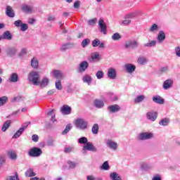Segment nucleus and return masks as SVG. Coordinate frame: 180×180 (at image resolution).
I'll use <instances>...</instances> for the list:
<instances>
[{"label": "nucleus", "mask_w": 180, "mask_h": 180, "mask_svg": "<svg viewBox=\"0 0 180 180\" xmlns=\"http://www.w3.org/2000/svg\"><path fill=\"white\" fill-rule=\"evenodd\" d=\"M78 143L79 144H85L82 148L83 154H85L86 151H92V153H96L98 151V148L94 146V143L88 142V139L85 136L79 138Z\"/></svg>", "instance_id": "obj_1"}, {"label": "nucleus", "mask_w": 180, "mask_h": 180, "mask_svg": "<svg viewBox=\"0 0 180 180\" xmlns=\"http://www.w3.org/2000/svg\"><path fill=\"white\" fill-rule=\"evenodd\" d=\"M40 80V76L39 75V72L36 71H32L28 75V81L32 82L33 85H39V82Z\"/></svg>", "instance_id": "obj_2"}, {"label": "nucleus", "mask_w": 180, "mask_h": 180, "mask_svg": "<svg viewBox=\"0 0 180 180\" xmlns=\"http://www.w3.org/2000/svg\"><path fill=\"white\" fill-rule=\"evenodd\" d=\"M139 46V41H137V40L129 39L125 41L124 47L127 50H130V49H131V50H134V49H137Z\"/></svg>", "instance_id": "obj_3"}, {"label": "nucleus", "mask_w": 180, "mask_h": 180, "mask_svg": "<svg viewBox=\"0 0 180 180\" xmlns=\"http://www.w3.org/2000/svg\"><path fill=\"white\" fill-rule=\"evenodd\" d=\"M151 139H154V134L153 132H141L138 136V140L141 141L151 140Z\"/></svg>", "instance_id": "obj_4"}, {"label": "nucleus", "mask_w": 180, "mask_h": 180, "mask_svg": "<svg viewBox=\"0 0 180 180\" xmlns=\"http://www.w3.org/2000/svg\"><path fill=\"white\" fill-rule=\"evenodd\" d=\"M75 125L80 130H85L88 127V122L84 119L78 118L75 122Z\"/></svg>", "instance_id": "obj_5"}, {"label": "nucleus", "mask_w": 180, "mask_h": 180, "mask_svg": "<svg viewBox=\"0 0 180 180\" xmlns=\"http://www.w3.org/2000/svg\"><path fill=\"white\" fill-rule=\"evenodd\" d=\"M41 154H43V150L37 147H34L31 148L28 152V155L30 157H40Z\"/></svg>", "instance_id": "obj_6"}, {"label": "nucleus", "mask_w": 180, "mask_h": 180, "mask_svg": "<svg viewBox=\"0 0 180 180\" xmlns=\"http://www.w3.org/2000/svg\"><path fill=\"white\" fill-rule=\"evenodd\" d=\"M158 117V114L155 111H150L146 113V119L150 122H155Z\"/></svg>", "instance_id": "obj_7"}, {"label": "nucleus", "mask_w": 180, "mask_h": 180, "mask_svg": "<svg viewBox=\"0 0 180 180\" xmlns=\"http://www.w3.org/2000/svg\"><path fill=\"white\" fill-rule=\"evenodd\" d=\"M89 67V63L86 60L81 62L79 65V72H85Z\"/></svg>", "instance_id": "obj_8"}, {"label": "nucleus", "mask_w": 180, "mask_h": 180, "mask_svg": "<svg viewBox=\"0 0 180 180\" xmlns=\"http://www.w3.org/2000/svg\"><path fill=\"white\" fill-rule=\"evenodd\" d=\"M172 85H174V81L171 79H168L163 82L162 88L167 91V89H171Z\"/></svg>", "instance_id": "obj_9"}, {"label": "nucleus", "mask_w": 180, "mask_h": 180, "mask_svg": "<svg viewBox=\"0 0 180 180\" xmlns=\"http://www.w3.org/2000/svg\"><path fill=\"white\" fill-rule=\"evenodd\" d=\"M107 75L110 79H116L117 72L116 69L111 68H109L107 72Z\"/></svg>", "instance_id": "obj_10"}, {"label": "nucleus", "mask_w": 180, "mask_h": 180, "mask_svg": "<svg viewBox=\"0 0 180 180\" xmlns=\"http://www.w3.org/2000/svg\"><path fill=\"white\" fill-rule=\"evenodd\" d=\"M124 69L128 74H133L136 71V65L131 63H127L124 65Z\"/></svg>", "instance_id": "obj_11"}, {"label": "nucleus", "mask_w": 180, "mask_h": 180, "mask_svg": "<svg viewBox=\"0 0 180 180\" xmlns=\"http://www.w3.org/2000/svg\"><path fill=\"white\" fill-rule=\"evenodd\" d=\"M101 55H99V53L98 52H94L92 53L91 55V58H89V62L90 63H95L96 61H101Z\"/></svg>", "instance_id": "obj_12"}, {"label": "nucleus", "mask_w": 180, "mask_h": 180, "mask_svg": "<svg viewBox=\"0 0 180 180\" xmlns=\"http://www.w3.org/2000/svg\"><path fill=\"white\" fill-rule=\"evenodd\" d=\"M17 52H18V50L16 49V48H14V47L8 48L6 50V53L7 57H15Z\"/></svg>", "instance_id": "obj_13"}, {"label": "nucleus", "mask_w": 180, "mask_h": 180, "mask_svg": "<svg viewBox=\"0 0 180 180\" xmlns=\"http://www.w3.org/2000/svg\"><path fill=\"white\" fill-rule=\"evenodd\" d=\"M71 107H70L68 105H63L60 108V112L62 115H71Z\"/></svg>", "instance_id": "obj_14"}, {"label": "nucleus", "mask_w": 180, "mask_h": 180, "mask_svg": "<svg viewBox=\"0 0 180 180\" xmlns=\"http://www.w3.org/2000/svg\"><path fill=\"white\" fill-rule=\"evenodd\" d=\"M107 147L111 150H113L114 151H116L117 150V143L108 139L107 141Z\"/></svg>", "instance_id": "obj_15"}, {"label": "nucleus", "mask_w": 180, "mask_h": 180, "mask_svg": "<svg viewBox=\"0 0 180 180\" xmlns=\"http://www.w3.org/2000/svg\"><path fill=\"white\" fill-rule=\"evenodd\" d=\"M93 47H99V49H105V44L103 42H101V40L98 39H95L92 41Z\"/></svg>", "instance_id": "obj_16"}, {"label": "nucleus", "mask_w": 180, "mask_h": 180, "mask_svg": "<svg viewBox=\"0 0 180 180\" xmlns=\"http://www.w3.org/2000/svg\"><path fill=\"white\" fill-rule=\"evenodd\" d=\"M98 26L101 29V33L106 34V24L105 23V21H103V20L101 18L98 20Z\"/></svg>", "instance_id": "obj_17"}, {"label": "nucleus", "mask_w": 180, "mask_h": 180, "mask_svg": "<svg viewBox=\"0 0 180 180\" xmlns=\"http://www.w3.org/2000/svg\"><path fill=\"white\" fill-rule=\"evenodd\" d=\"M140 167L142 171H149V169H151V168H153V165L146 162H142L140 165Z\"/></svg>", "instance_id": "obj_18"}, {"label": "nucleus", "mask_w": 180, "mask_h": 180, "mask_svg": "<svg viewBox=\"0 0 180 180\" xmlns=\"http://www.w3.org/2000/svg\"><path fill=\"white\" fill-rule=\"evenodd\" d=\"M74 47H75V44H64L60 46V51H65L67 50H70V49H74Z\"/></svg>", "instance_id": "obj_19"}, {"label": "nucleus", "mask_w": 180, "mask_h": 180, "mask_svg": "<svg viewBox=\"0 0 180 180\" xmlns=\"http://www.w3.org/2000/svg\"><path fill=\"white\" fill-rule=\"evenodd\" d=\"M94 105L97 109H102V108H103V106H105V103H103V101H102V100L96 99L94 101Z\"/></svg>", "instance_id": "obj_20"}, {"label": "nucleus", "mask_w": 180, "mask_h": 180, "mask_svg": "<svg viewBox=\"0 0 180 180\" xmlns=\"http://www.w3.org/2000/svg\"><path fill=\"white\" fill-rule=\"evenodd\" d=\"M108 110L111 112V113H116L120 110V106L117 104L110 105L108 107Z\"/></svg>", "instance_id": "obj_21"}, {"label": "nucleus", "mask_w": 180, "mask_h": 180, "mask_svg": "<svg viewBox=\"0 0 180 180\" xmlns=\"http://www.w3.org/2000/svg\"><path fill=\"white\" fill-rule=\"evenodd\" d=\"M50 83V79L47 77H44L41 81L39 82V85L41 88H46L47 85Z\"/></svg>", "instance_id": "obj_22"}, {"label": "nucleus", "mask_w": 180, "mask_h": 180, "mask_svg": "<svg viewBox=\"0 0 180 180\" xmlns=\"http://www.w3.org/2000/svg\"><path fill=\"white\" fill-rule=\"evenodd\" d=\"M6 15L8 16V18H15V12L11 6H8L6 7Z\"/></svg>", "instance_id": "obj_23"}, {"label": "nucleus", "mask_w": 180, "mask_h": 180, "mask_svg": "<svg viewBox=\"0 0 180 180\" xmlns=\"http://www.w3.org/2000/svg\"><path fill=\"white\" fill-rule=\"evenodd\" d=\"M21 9L22 12H25V13H30L32 11H33V7H32V6L22 4L21 6Z\"/></svg>", "instance_id": "obj_24"}, {"label": "nucleus", "mask_w": 180, "mask_h": 180, "mask_svg": "<svg viewBox=\"0 0 180 180\" xmlns=\"http://www.w3.org/2000/svg\"><path fill=\"white\" fill-rule=\"evenodd\" d=\"M82 81L84 84L91 85L92 84V77H91L89 75H85L83 76Z\"/></svg>", "instance_id": "obj_25"}, {"label": "nucleus", "mask_w": 180, "mask_h": 180, "mask_svg": "<svg viewBox=\"0 0 180 180\" xmlns=\"http://www.w3.org/2000/svg\"><path fill=\"white\" fill-rule=\"evenodd\" d=\"M51 74H53V77L56 78V79H61L64 75H63L62 72L60 70H53L51 72Z\"/></svg>", "instance_id": "obj_26"}, {"label": "nucleus", "mask_w": 180, "mask_h": 180, "mask_svg": "<svg viewBox=\"0 0 180 180\" xmlns=\"http://www.w3.org/2000/svg\"><path fill=\"white\" fill-rule=\"evenodd\" d=\"M152 99L155 103H158L159 105H163L164 103V98H162L160 96H153Z\"/></svg>", "instance_id": "obj_27"}, {"label": "nucleus", "mask_w": 180, "mask_h": 180, "mask_svg": "<svg viewBox=\"0 0 180 180\" xmlns=\"http://www.w3.org/2000/svg\"><path fill=\"white\" fill-rule=\"evenodd\" d=\"M137 63L140 65H146V64L148 63V59H147V58H146L145 56H140L138 58Z\"/></svg>", "instance_id": "obj_28"}, {"label": "nucleus", "mask_w": 180, "mask_h": 180, "mask_svg": "<svg viewBox=\"0 0 180 180\" xmlns=\"http://www.w3.org/2000/svg\"><path fill=\"white\" fill-rule=\"evenodd\" d=\"M9 81L10 82H18V81H19V76L18 75V73H12L10 75V78H9Z\"/></svg>", "instance_id": "obj_29"}, {"label": "nucleus", "mask_w": 180, "mask_h": 180, "mask_svg": "<svg viewBox=\"0 0 180 180\" xmlns=\"http://www.w3.org/2000/svg\"><path fill=\"white\" fill-rule=\"evenodd\" d=\"M2 38L5 40H12V34L9 31H6L3 33Z\"/></svg>", "instance_id": "obj_30"}, {"label": "nucleus", "mask_w": 180, "mask_h": 180, "mask_svg": "<svg viewBox=\"0 0 180 180\" xmlns=\"http://www.w3.org/2000/svg\"><path fill=\"white\" fill-rule=\"evenodd\" d=\"M11 120L6 121L1 127V131H4V132L6 131V130L8 129L9 127H11Z\"/></svg>", "instance_id": "obj_31"}, {"label": "nucleus", "mask_w": 180, "mask_h": 180, "mask_svg": "<svg viewBox=\"0 0 180 180\" xmlns=\"http://www.w3.org/2000/svg\"><path fill=\"white\" fill-rule=\"evenodd\" d=\"M31 67L34 69L39 68V60L36 58L31 60Z\"/></svg>", "instance_id": "obj_32"}, {"label": "nucleus", "mask_w": 180, "mask_h": 180, "mask_svg": "<svg viewBox=\"0 0 180 180\" xmlns=\"http://www.w3.org/2000/svg\"><path fill=\"white\" fill-rule=\"evenodd\" d=\"M158 41H164L165 40V32L164 31H160L158 35Z\"/></svg>", "instance_id": "obj_33"}, {"label": "nucleus", "mask_w": 180, "mask_h": 180, "mask_svg": "<svg viewBox=\"0 0 180 180\" xmlns=\"http://www.w3.org/2000/svg\"><path fill=\"white\" fill-rule=\"evenodd\" d=\"M110 178L112 180H122V178L119 176L117 172L110 173Z\"/></svg>", "instance_id": "obj_34"}, {"label": "nucleus", "mask_w": 180, "mask_h": 180, "mask_svg": "<svg viewBox=\"0 0 180 180\" xmlns=\"http://www.w3.org/2000/svg\"><path fill=\"white\" fill-rule=\"evenodd\" d=\"M25 176L32 177V176H36V173L33 171V169H28L25 172Z\"/></svg>", "instance_id": "obj_35"}, {"label": "nucleus", "mask_w": 180, "mask_h": 180, "mask_svg": "<svg viewBox=\"0 0 180 180\" xmlns=\"http://www.w3.org/2000/svg\"><path fill=\"white\" fill-rule=\"evenodd\" d=\"M23 131H25L22 129H19L15 134L13 136V139H19L22 134H23Z\"/></svg>", "instance_id": "obj_36"}, {"label": "nucleus", "mask_w": 180, "mask_h": 180, "mask_svg": "<svg viewBox=\"0 0 180 180\" xmlns=\"http://www.w3.org/2000/svg\"><path fill=\"white\" fill-rule=\"evenodd\" d=\"M99 132V125L98 124H94L91 128V133L93 134H98Z\"/></svg>", "instance_id": "obj_37"}, {"label": "nucleus", "mask_w": 180, "mask_h": 180, "mask_svg": "<svg viewBox=\"0 0 180 180\" xmlns=\"http://www.w3.org/2000/svg\"><path fill=\"white\" fill-rule=\"evenodd\" d=\"M8 157L11 160H16L18 158V155H16V153L13 150H10L8 153Z\"/></svg>", "instance_id": "obj_38"}, {"label": "nucleus", "mask_w": 180, "mask_h": 180, "mask_svg": "<svg viewBox=\"0 0 180 180\" xmlns=\"http://www.w3.org/2000/svg\"><path fill=\"white\" fill-rule=\"evenodd\" d=\"M68 165L70 169H74V168L77 167V165H78V163H77L75 162H72L71 160H68Z\"/></svg>", "instance_id": "obj_39"}, {"label": "nucleus", "mask_w": 180, "mask_h": 180, "mask_svg": "<svg viewBox=\"0 0 180 180\" xmlns=\"http://www.w3.org/2000/svg\"><path fill=\"white\" fill-rule=\"evenodd\" d=\"M96 77L97 79H102L105 77V73L102 70H98L96 73Z\"/></svg>", "instance_id": "obj_40"}, {"label": "nucleus", "mask_w": 180, "mask_h": 180, "mask_svg": "<svg viewBox=\"0 0 180 180\" xmlns=\"http://www.w3.org/2000/svg\"><path fill=\"white\" fill-rule=\"evenodd\" d=\"M109 168H110V166H109V162L108 161L104 162L101 167V169L104 171H108Z\"/></svg>", "instance_id": "obj_41"}, {"label": "nucleus", "mask_w": 180, "mask_h": 180, "mask_svg": "<svg viewBox=\"0 0 180 180\" xmlns=\"http://www.w3.org/2000/svg\"><path fill=\"white\" fill-rule=\"evenodd\" d=\"M145 96L144 95H140L138 96L135 99H134V102L135 103H140L141 102H143L145 99Z\"/></svg>", "instance_id": "obj_42"}, {"label": "nucleus", "mask_w": 180, "mask_h": 180, "mask_svg": "<svg viewBox=\"0 0 180 180\" xmlns=\"http://www.w3.org/2000/svg\"><path fill=\"white\" fill-rule=\"evenodd\" d=\"M48 116L51 117V122H56V114H54V110H51L49 111V112L47 113Z\"/></svg>", "instance_id": "obj_43"}, {"label": "nucleus", "mask_w": 180, "mask_h": 180, "mask_svg": "<svg viewBox=\"0 0 180 180\" xmlns=\"http://www.w3.org/2000/svg\"><path fill=\"white\" fill-rule=\"evenodd\" d=\"M169 123V119L165 118L160 120V122H159V124L160 126H168Z\"/></svg>", "instance_id": "obj_44"}, {"label": "nucleus", "mask_w": 180, "mask_h": 180, "mask_svg": "<svg viewBox=\"0 0 180 180\" xmlns=\"http://www.w3.org/2000/svg\"><path fill=\"white\" fill-rule=\"evenodd\" d=\"M157 44L156 41H149L148 43L144 44V47H154Z\"/></svg>", "instance_id": "obj_45"}, {"label": "nucleus", "mask_w": 180, "mask_h": 180, "mask_svg": "<svg viewBox=\"0 0 180 180\" xmlns=\"http://www.w3.org/2000/svg\"><path fill=\"white\" fill-rule=\"evenodd\" d=\"M56 88L58 89V91H61L63 89V85L61 84L60 80H57L55 83Z\"/></svg>", "instance_id": "obj_46"}, {"label": "nucleus", "mask_w": 180, "mask_h": 180, "mask_svg": "<svg viewBox=\"0 0 180 180\" xmlns=\"http://www.w3.org/2000/svg\"><path fill=\"white\" fill-rule=\"evenodd\" d=\"M71 130V125L67 124L65 129L63 131L62 134L63 136H65V134H67L68 133H69V131Z\"/></svg>", "instance_id": "obj_47"}, {"label": "nucleus", "mask_w": 180, "mask_h": 180, "mask_svg": "<svg viewBox=\"0 0 180 180\" xmlns=\"http://www.w3.org/2000/svg\"><path fill=\"white\" fill-rule=\"evenodd\" d=\"M19 175L15 172L14 176H8L6 178V180H18Z\"/></svg>", "instance_id": "obj_48"}, {"label": "nucleus", "mask_w": 180, "mask_h": 180, "mask_svg": "<svg viewBox=\"0 0 180 180\" xmlns=\"http://www.w3.org/2000/svg\"><path fill=\"white\" fill-rule=\"evenodd\" d=\"M6 102H8V97L3 96L0 98V106H4Z\"/></svg>", "instance_id": "obj_49"}, {"label": "nucleus", "mask_w": 180, "mask_h": 180, "mask_svg": "<svg viewBox=\"0 0 180 180\" xmlns=\"http://www.w3.org/2000/svg\"><path fill=\"white\" fill-rule=\"evenodd\" d=\"M89 43H91V40H89V39H85L82 41V46L85 48L89 44Z\"/></svg>", "instance_id": "obj_50"}, {"label": "nucleus", "mask_w": 180, "mask_h": 180, "mask_svg": "<svg viewBox=\"0 0 180 180\" xmlns=\"http://www.w3.org/2000/svg\"><path fill=\"white\" fill-rule=\"evenodd\" d=\"M120 39H122V36L120 35V34L116 32L112 36V40H120Z\"/></svg>", "instance_id": "obj_51"}, {"label": "nucleus", "mask_w": 180, "mask_h": 180, "mask_svg": "<svg viewBox=\"0 0 180 180\" xmlns=\"http://www.w3.org/2000/svg\"><path fill=\"white\" fill-rule=\"evenodd\" d=\"M29 29V26L26 23L21 24L20 30L21 32H26Z\"/></svg>", "instance_id": "obj_52"}, {"label": "nucleus", "mask_w": 180, "mask_h": 180, "mask_svg": "<svg viewBox=\"0 0 180 180\" xmlns=\"http://www.w3.org/2000/svg\"><path fill=\"white\" fill-rule=\"evenodd\" d=\"M158 30V25L157 24H153L149 29V32H153Z\"/></svg>", "instance_id": "obj_53"}, {"label": "nucleus", "mask_w": 180, "mask_h": 180, "mask_svg": "<svg viewBox=\"0 0 180 180\" xmlns=\"http://www.w3.org/2000/svg\"><path fill=\"white\" fill-rule=\"evenodd\" d=\"M74 151V148L73 147H65L64 148V153H66V154H68L70 153H72Z\"/></svg>", "instance_id": "obj_54"}, {"label": "nucleus", "mask_w": 180, "mask_h": 180, "mask_svg": "<svg viewBox=\"0 0 180 180\" xmlns=\"http://www.w3.org/2000/svg\"><path fill=\"white\" fill-rule=\"evenodd\" d=\"M168 71H169V68H168V66L161 68L160 70V72H161V74H163V72H168Z\"/></svg>", "instance_id": "obj_55"}, {"label": "nucleus", "mask_w": 180, "mask_h": 180, "mask_svg": "<svg viewBox=\"0 0 180 180\" xmlns=\"http://www.w3.org/2000/svg\"><path fill=\"white\" fill-rule=\"evenodd\" d=\"M22 23L23 22H22V20H18L14 22V25L15 26V27H20Z\"/></svg>", "instance_id": "obj_56"}, {"label": "nucleus", "mask_w": 180, "mask_h": 180, "mask_svg": "<svg viewBox=\"0 0 180 180\" xmlns=\"http://www.w3.org/2000/svg\"><path fill=\"white\" fill-rule=\"evenodd\" d=\"M30 124V122H27L24 123L20 129H22V131H25V130H26V129H27V126H29Z\"/></svg>", "instance_id": "obj_57"}, {"label": "nucleus", "mask_w": 180, "mask_h": 180, "mask_svg": "<svg viewBox=\"0 0 180 180\" xmlns=\"http://www.w3.org/2000/svg\"><path fill=\"white\" fill-rule=\"evenodd\" d=\"M32 140L34 143H37L39 141V136L37 134L32 135Z\"/></svg>", "instance_id": "obj_58"}, {"label": "nucleus", "mask_w": 180, "mask_h": 180, "mask_svg": "<svg viewBox=\"0 0 180 180\" xmlns=\"http://www.w3.org/2000/svg\"><path fill=\"white\" fill-rule=\"evenodd\" d=\"M27 53V51L25 49H22L19 53V56L23 57V56H25Z\"/></svg>", "instance_id": "obj_59"}, {"label": "nucleus", "mask_w": 180, "mask_h": 180, "mask_svg": "<svg viewBox=\"0 0 180 180\" xmlns=\"http://www.w3.org/2000/svg\"><path fill=\"white\" fill-rule=\"evenodd\" d=\"M6 161V160H5V158H4V156H0V168H1Z\"/></svg>", "instance_id": "obj_60"}, {"label": "nucleus", "mask_w": 180, "mask_h": 180, "mask_svg": "<svg viewBox=\"0 0 180 180\" xmlns=\"http://www.w3.org/2000/svg\"><path fill=\"white\" fill-rule=\"evenodd\" d=\"M134 16H136V14L134 13H129V14H127L126 16H125V18L126 19H133V18H134Z\"/></svg>", "instance_id": "obj_61"}, {"label": "nucleus", "mask_w": 180, "mask_h": 180, "mask_svg": "<svg viewBox=\"0 0 180 180\" xmlns=\"http://www.w3.org/2000/svg\"><path fill=\"white\" fill-rule=\"evenodd\" d=\"M175 53H176V56L177 57H180V47L179 46H177L175 48Z\"/></svg>", "instance_id": "obj_62"}, {"label": "nucleus", "mask_w": 180, "mask_h": 180, "mask_svg": "<svg viewBox=\"0 0 180 180\" xmlns=\"http://www.w3.org/2000/svg\"><path fill=\"white\" fill-rule=\"evenodd\" d=\"M122 25H130L131 23V20H124L122 22Z\"/></svg>", "instance_id": "obj_63"}, {"label": "nucleus", "mask_w": 180, "mask_h": 180, "mask_svg": "<svg viewBox=\"0 0 180 180\" xmlns=\"http://www.w3.org/2000/svg\"><path fill=\"white\" fill-rule=\"evenodd\" d=\"M86 179L87 180H96V179L95 178V176H92V175H89L86 176Z\"/></svg>", "instance_id": "obj_64"}]
</instances>
